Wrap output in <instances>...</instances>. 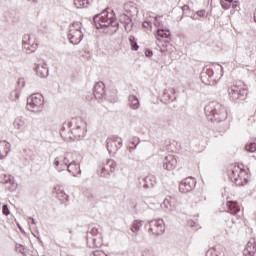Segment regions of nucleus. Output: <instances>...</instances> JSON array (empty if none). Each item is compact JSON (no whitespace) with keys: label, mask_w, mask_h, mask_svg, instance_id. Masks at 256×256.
Returning <instances> with one entry per match:
<instances>
[{"label":"nucleus","mask_w":256,"mask_h":256,"mask_svg":"<svg viewBox=\"0 0 256 256\" xmlns=\"http://www.w3.org/2000/svg\"><path fill=\"white\" fill-rule=\"evenodd\" d=\"M227 175L232 183L238 187H245L249 183V169L245 168L243 164L232 165L230 169L227 170Z\"/></svg>","instance_id":"1"},{"label":"nucleus","mask_w":256,"mask_h":256,"mask_svg":"<svg viewBox=\"0 0 256 256\" xmlns=\"http://www.w3.org/2000/svg\"><path fill=\"white\" fill-rule=\"evenodd\" d=\"M248 93L249 90L245 88V84H235L228 88V95L230 101H233L234 103H240V101H245V99H247Z\"/></svg>","instance_id":"2"},{"label":"nucleus","mask_w":256,"mask_h":256,"mask_svg":"<svg viewBox=\"0 0 256 256\" xmlns=\"http://www.w3.org/2000/svg\"><path fill=\"white\" fill-rule=\"evenodd\" d=\"M115 21V15L113 12L107 10L102 11L100 14L94 16V25L97 29H103V27H109L113 25Z\"/></svg>","instance_id":"3"},{"label":"nucleus","mask_w":256,"mask_h":256,"mask_svg":"<svg viewBox=\"0 0 256 256\" xmlns=\"http://www.w3.org/2000/svg\"><path fill=\"white\" fill-rule=\"evenodd\" d=\"M54 165L58 167V171H63L64 167H67L69 173H72L74 177H77V175H81V167L79 164L75 162H71L69 164V159L67 157H64L63 164H61V167H59V160L54 161Z\"/></svg>","instance_id":"4"},{"label":"nucleus","mask_w":256,"mask_h":256,"mask_svg":"<svg viewBox=\"0 0 256 256\" xmlns=\"http://www.w3.org/2000/svg\"><path fill=\"white\" fill-rule=\"evenodd\" d=\"M68 39L72 45H78V43H81V39H83V32H81V25L79 23L71 25Z\"/></svg>","instance_id":"5"},{"label":"nucleus","mask_w":256,"mask_h":256,"mask_svg":"<svg viewBox=\"0 0 256 256\" xmlns=\"http://www.w3.org/2000/svg\"><path fill=\"white\" fill-rule=\"evenodd\" d=\"M123 145V139L118 136H112L107 140V149L109 153H115V151L121 149Z\"/></svg>","instance_id":"6"},{"label":"nucleus","mask_w":256,"mask_h":256,"mask_svg":"<svg viewBox=\"0 0 256 256\" xmlns=\"http://www.w3.org/2000/svg\"><path fill=\"white\" fill-rule=\"evenodd\" d=\"M43 105V95L37 93L30 96L27 100V107L30 111H33L35 107H41Z\"/></svg>","instance_id":"7"},{"label":"nucleus","mask_w":256,"mask_h":256,"mask_svg":"<svg viewBox=\"0 0 256 256\" xmlns=\"http://www.w3.org/2000/svg\"><path fill=\"white\" fill-rule=\"evenodd\" d=\"M149 231L153 233V235H163V233H165V224L163 223V220L152 221L150 223Z\"/></svg>","instance_id":"8"},{"label":"nucleus","mask_w":256,"mask_h":256,"mask_svg":"<svg viewBox=\"0 0 256 256\" xmlns=\"http://www.w3.org/2000/svg\"><path fill=\"white\" fill-rule=\"evenodd\" d=\"M226 213H229L230 215H234V217H237L238 213H240L241 208L239 207V203L237 201L230 200L229 197L226 198Z\"/></svg>","instance_id":"9"},{"label":"nucleus","mask_w":256,"mask_h":256,"mask_svg":"<svg viewBox=\"0 0 256 256\" xmlns=\"http://www.w3.org/2000/svg\"><path fill=\"white\" fill-rule=\"evenodd\" d=\"M194 187H195V179L189 177L180 183L179 191L181 193H189V192L193 191Z\"/></svg>","instance_id":"10"},{"label":"nucleus","mask_w":256,"mask_h":256,"mask_svg":"<svg viewBox=\"0 0 256 256\" xmlns=\"http://www.w3.org/2000/svg\"><path fill=\"white\" fill-rule=\"evenodd\" d=\"M256 255V240L255 238H250L244 251L243 256H255Z\"/></svg>","instance_id":"11"},{"label":"nucleus","mask_w":256,"mask_h":256,"mask_svg":"<svg viewBox=\"0 0 256 256\" xmlns=\"http://www.w3.org/2000/svg\"><path fill=\"white\" fill-rule=\"evenodd\" d=\"M23 43L25 49L29 51H35L37 49V42L35 41V37L31 35H25L23 38Z\"/></svg>","instance_id":"12"},{"label":"nucleus","mask_w":256,"mask_h":256,"mask_svg":"<svg viewBox=\"0 0 256 256\" xmlns=\"http://www.w3.org/2000/svg\"><path fill=\"white\" fill-rule=\"evenodd\" d=\"M11 151V144L5 140L0 141V159H5Z\"/></svg>","instance_id":"13"},{"label":"nucleus","mask_w":256,"mask_h":256,"mask_svg":"<svg viewBox=\"0 0 256 256\" xmlns=\"http://www.w3.org/2000/svg\"><path fill=\"white\" fill-rule=\"evenodd\" d=\"M164 165L168 171H173L177 167V158L173 155L166 156Z\"/></svg>","instance_id":"14"},{"label":"nucleus","mask_w":256,"mask_h":256,"mask_svg":"<svg viewBox=\"0 0 256 256\" xmlns=\"http://www.w3.org/2000/svg\"><path fill=\"white\" fill-rule=\"evenodd\" d=\"M171 37V32L167 29H158L156 33L157 41H165V39H169Z\"/></svg>","instance_id":"15"},{"label":"nucleus","mask_w":256,"mask_h":256,"mask_svg":"<svg viewBox=\"0 0 256 256\" xmlns=\"http://www.w3.org/2000/svg\"><path fill=\"white\" fill-rule=\"evenodd\" d=\"M176 203L177 201L175 200V198L167 196L163 201V206L165 207V209H173Z\"/></svg>","instance_id":"16"},{"label":"nucleus","mask_w":256,"mask_h":256,"mask_svg":"<svg viewBox=\"0 0 256 256\" xmlns=\"http://www.w3.org/2000/svg\"><path fill=\"white\" fill-rule=\"evenodd\" d=\"M15 129H23L25 127V119L23 117H18L14 120Z\"/></svg>","instance_id":"17"},{"label":"nucleus","mask_w":256,"mask_h":256,"mask_svg":"<svg viewBox=\"0 0 256 256\" xmlns=\"http://www.w3.org/2000/svg\"><path fill=\"white\" fill-rule=\"evenodd\" d=\"M129 43L132 51H139V44H137V39H135V36H130Z\"/></svg>","instance_id":"18"},{"label":"nucleus","mask_w":256,"mask_h":256,"mask_svg":"<svg viewBox=\"0 0 256 256\" xmlns=\"http://www.w3.org/2000/svg\"><path fill=\"white\" fill-rule=\"evenodd\" d=\"M129 102H130V107L132 109H139V99H137V97L130 96Z\"/></svg>","instance_id":"19"},{"label":"nucleus","mask_w":256,"mask_h":256,"mask_svg":"<svg viewBox=\"0 0 256 256\" xmlns=\"http://www.w3.org/2000/svg\"><path fill=\"white\" fill-rule=\"evenodd\" d=\"M101 176L105 177L106 175H111V173H113V171H111V168H109V166H107V164H104L101 166Z\"/></svg>","instance_id":"20"},{"label":"nucleus","mask_w":256,"mask_h":256,"mask_svg":"<svg viewBox=\"0 0 256 256\" xmlns=\"http://www.w3.org/2000/svg\"><path fill=\"white\" fill-rule=\"evenodd\" d=\"M74 5L78 9H81V7H87L89 5V0H74Z\"/></svg>","instance_id":"21"},{"label":"nucleus","mask_w":256,"mask_h":256,"mask_svg":"<svg viewBox=\"0 0 256 256\" xmlns=\"http://www.w3.org/2000/svg\"><path fill=\"white\" fill-rule=\"evenodd\" d=\"M245 149H246V151H248V153H255L256 152V143L249 142L248 144H246Z\"/></svg>","instance_id":"22"},{"label":"nucleus","mask_w":256,"mask_h":256,"mask_svg":"<svg viewBox=\"0 0 256 256\" xmlns=\"http://www.w3.org/2000/svg\"><path fill=\"white\" fill-rule=\"evenodd\" d=\"M71 123H75L76 129H81V127L85 125V122H83V119L81 118H74Z\"/></svg>","instance_id":"23"},{"label":"nucleus","mask_w":256,"mask_h":256,"mask_svg":"<svg viewBox=\"0 0 256 256\" xmlns=\"http://www.w3.org/2000/svg\"><path fill=\"white\" fill-rule=\"evenodd\" d=\"M106 165L109 167L110 171H115V168L117 167V163L113 159L107 160Z\"/></svg>","instance_id":"24"},{"label":"nucleus","mask_w":256,"mask_h":256,"mask_svg":"<svg viewBox=\"0 0 256 256\" xmlns=\"http://www.w3.org/2000/svg\"><path fill=\"white\" fill-rule=\"evenodd\" d=\"M103 93H104V90L103 88L99 87V86H95V89H94V95L95 97H103Z\"/></svg>","instance_id":"25"},{"label":"nucleus","mask_w":256,"mask_h":256,"mask_svg":"<svg viewBox=\"0 0 256 256\" xmlns=\"http://www.w3.org/2000/svg\"><path fill=\"white\" fill-rule=\"evenodd\" d=\"M139 229H141V222L140 221H135L132 225L131 231L133 233H137V231H139Z\"/></svg>","instance_id":"26"},{"label":"nucleus","mask_w":256,"mask_h":256,"mask_svg":"<svg viewBox=\"0 0 256 256\" xmlns=\"http://www.w3.org/2000/svg\"><path fill=\"white\" fill-rule=\"evenodd\" d=\"M125 7L126 9H128L129 13H137V7L135 6V4L130 3V4H127Z\"/></svg>","instance_id":"27"},{"label":"nucleus","mask_w":256,"mask_h":256,"mask_svg":"<svg viewBox=\"0 0 256 256\" xmlns=\"http://www.w3.org/2000/svg\"><path fill=\"white\" fill-rule=\"evenodd\" d=\"M41 69H43L44 74L41 72ZM37 73H39V75H41V77H47L48 71L45 68H38Z\"/></svg>","instance_id":"28"},{"label":"nucleus","mask_w":256,"mask_h":256,"mask_svg":"<svg viewBox=\"0 0 256 256\" xmlns=\"http://www.w3.org/2000/svg\"><path fill=\"white\" fill-rule=\"evenodd\" d=\"M226 119L229 125H231V122L233 121V116L231 115V112L226 111Z\"/></svg>","instance_id":"29"},{"label":"nucleus","mask_w":256,"mask_h":256,"mask_svg":"<svg viewBox=\"0 0 256 256\" xmlns=\"http://www.w3.org/2000/svg\"><path fill=\"white\" fill-rule=\"evenodd\" d=\"M2 213H3V215H9V206H7V205H3V207H2Z\"/></svg>","instance_id":"30"},{"label":"nucleus","mask_w":256,"mask_h":256,"mask_svg":"<svg viewBox=\"0 0 256 256\" xmlns=\"http://www.w3.org/2000/svg\"><path fill=\"white\" fill-rule=\"evenodd\" d=\"M61 197H62V199H61ZM58 199H61V201H67L68 196L65 193H60V194H58Z\"/></svg>","instance_id":"31"},{"label":"nucleus","mask_w":256,"mask_h":256,"mask_svg":"<svg viewBox=\"0 0 256 256\" xmlns=\"http://www.w3.org/2000/svg\"><path fill=\"white\" fill-rule=\"evenodd\" d=\"M229 3L228 4H225V9H229V7H231V3H233V7H235V3H237V1L233 2L234 0H225Z\"/></svg>","instance_id":"32"},{"label":"nucleus","mask_w":256,"mask_h":256,"mask_svg":"<svg viewBox=\"0 0 256 256\" xmlns=\"http://www.w3.org/2000/svg\"><path fill=\"white\" fill-rule=\"evenodd\" d=\"M142 256H153V251H151V250H144L142 252Z\"/></svg>","instance_id":"33"},{"label":"nucleus","mask_w":256,"mask_h":256,"mask_svg":"<svg viewBox=\"0 0 256 256\" xmlns=\"http://www.w3.org/2000/svg\"><path fill=\"white\" fill-rule=\"evenodd\" d=\"M205 15H206L205 10H200V11L197 12L198 17H205Z\"/></svg>","instance_id":"34"},{"label":"nucleus","mask_w":256,"mask_h":256,"mask_svg":"<svg viewBox=\"0 0 256 256\" xmlns=\"http://www.w3.org/2000/svg\"><path fill=\"white\" fill-rule=\"evenodd\" d=\"M94 256H107V254H105V252H103V251H96L94 253Z\"/></svg>","instance_id":"35"},{"label":"nucleus","mask_w":256,"mask_h":256,"mask_svg":"<svg viewBox=\"0 0 256 256\" xmlns=\"http://www.w3.org/2000/svg\"><path fill=\"white\" fill-rule=\"evenodd\" d=\"M145 55H146V57H153V51H151V50H145Z\"/></svg>","instance_id":"36"},{"label":"nucleus","mask_w":256,"mask_h":256,"mask_svg":"<svg viewBox=\"0 0 256 256\" xmlns=\"http://www.w3.org/2000/svg\"><path fill=\"white\" fill-rule=\"evenodd\" d=\"M143 27H144V29H150L151 23L146 21V22L143 23Z\"/></svg>","instance_id":"37"},{"label":"nucleus","mask_w":256,"mask_h":256,"mask_svg":"<svg viewBox=\"0 0 256 256\" xmlns=\"http://www.w3.org/2000/svg\"><path fill=\"white\" fill-rule=\"evenodd\" d=\"M154 25H155L156 27H160V26H161V23H160V22H156V23H154Z\"/></svg>","instance_id":"38"},{"label":"nucleus","mask_w":256,"mask_h":256,"mask_svg":"<svg viewBox=\"0 0 256 256\" xmlns=\"http://www.w3.org/2000/svg\"><path fill=\"white\" fill-rule=\"evenodd\" d=\"M221 5H222V7H225V6L223 5V0H221Z\"/></svg>","instance_id":"39"},{"label":"nucleus","mask_w":256,"mask_h":256,"mask_svg":"<svg viewBox=\"0 0 256 256\" xmlns=\"http://www.w3.org/2000/svg\"><path fill=\"white\" fill-rule=\"evenodd\" d=\"M213 121H217V119H216V118H214V119H213Z\"/></svg>","instance_id":"40"},{"label":"nucleus","mask_w":256,"mask_h":256,"mask_svg":"<svg viewBox=\"0 0 256 256\" xmlns=\"http://www.w3.org/2000/svg\"><path fill=\"white\" fill-rule=\"evenodd\" d=\"M208 83H210V81H208Z\"/></svg>","instance_id":"41"}]
</instances>
